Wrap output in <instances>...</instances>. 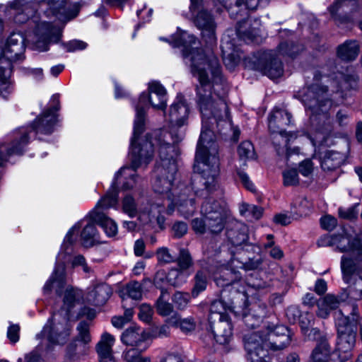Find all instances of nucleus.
<instances>
[{"instance_id":"24","label":"nucleus","mask_w":362,"mask_h":362,"mask_svg":"<svg viewBox=\"0 0 362 362\" xmlns=\"http://www.w3.org/2000/svg\"><path fill=\"white\" fill-rule=\"evenodd\" d=\"M11 63L0 59V96L6 98L13 91Z\"/></svg>"},{"instance_id":"47","label":"nucleus","mask_w":362,"mask_h":362,"mask_svg":"<svg viewBox=\"0 0 362 362\" xmlns=\"http://www.w3.org/2000/svg\"><path fill=\"white\" fill-rule=\"evenodd\" d=\"M76 329L78 331V340L83 342L85 345L88 344L91 341L88 322L85 321L79 322Z\"/></svg>"},{"instance_id":"4","label":"nucleus","mask_w":362,"mask_h":362,"mask_svg":"<svg viewBox=\"0 0 362 362\" xmlns=\"http://www.w3.org/2000/svg\"><path fill=\"white\" fill-rule=\"evenodd\" d=\"M52 101L53 106L38 116L30 127L18 128L5 141H0V167L4 166L11 156L23 153L31 133L48 135L54 132L57 121V112L59 108V95H54Z\"/></svg>"},{"instance_id":"22","label":"nucleus","mask_w":362,"mask_h":362,"mask_svg":"<svg viewBox=\"0 0 362 362\" xmlns=\"http://www.w3.org/2000/svg\"><path fill=\"white\" fill-rule=\"evenodd\" d=\"M247 301L245 305L241 308H238L234 310L229 308L231 312L235 313L239 312V309L243 310V321L245 326L249 329H254L258 327L262 322V319L266 314V305L260 302H255L250 305L248 311L245 309L247 306Z\"/></svg>"},{"instance_id":"19","label":"nucleus","mask_w":362,"mask_h":362,"mask_svg":"<svg viewBox=\"0 0 362 362\" xmlns=\"http://www.w3.org/2000/svg\"><path fill=\"white\" fill-rule=\"evenodd\" d=\"M291 115L284 109L274 108L269 117V129L273 134V139H281V144L287 146L290 141V135L284 128L290 124Z\"/></svg>"},{"instance_id":"64","label":"nucleus","mask_w":362,"mask_h":362,"mask_svg":"<svg viewBox=\"0 0 362 362\" xmlns=\"http://www.w3.org/2000/svg\"><path fill=\"white\" fill-rule=\"evenodd\" d=\"M286 315L290 322H295L300 317V310L296 306H290L286 310Z\"/></svg>"},{"instance_id":"42","label":"nucleus","mask_w":362,"mask_h":362,"mask_svg":"<svg viewBox=\"0 0 362 362\" xmlns=\"http://www.w3.org/2000/svg\"><path fill=\"white\" fill-rule=\"evenodd\" d=\"M344 281L346 284L354 283L353 285H350L349 289V296L351 298L355 300L362 298V278L361 276L354 275L349 283H347L344 279Z\"/></svg>"},{"instance_id":"61","label":"nucleus","mask_w":362,"mask_h":362,"mask_svg":"<svg viewBox=\"0 0 362 362\" xmlns=\"http://www.w3.org/2000/svg\"><path fill=\"white\" fill-rule=\"evenodd\" d=\"M87 47V43L81 40H71L66 45V48L68 52H75L78 50H83Z\"/></svg>"},{"instance_id":"7","label":"nucleus","mask_w":362,"mask_h":362,"mask_svg":"<svg viewBox=\"0 0 362 362\" xmlns=\"http://www.w3.org/2000/svg\"><path fill=\"white\" fill-rule=\"evenodd\" d=\"M155 145H158L159 161L157 162L154 170V181L153 188L155 192L163 194L168 201L170 200L175 193L172 189L173 182L177 170L176 160L172 153L175 147L168 142H162L160 139H154Z\"/></svg>"},{"instance_id":"52","label":"nucleus","mask_w":362,"mask_h":362,"mask_svg":"<svg viewBox=\"0 0 362 362\" xmlns=\"http://www.w3.org/2000/svg\"><path fill=\"white\" fill-rule=\"evenodd\" d=\"M298 49L293 43L286 42H281L278 47V54L281 55H288L291 57L296 56Z\"/></svg>"},{"instance_id":"51","label":"nucleus","mask_w":362,"mask_h":362,"mask_svg":"<svg viewBox=\"0 0 362 362\" xmlns=\"http://www.w3.org/2000/svg\"><path fill=\"white\" fill-rule=\"evenodd\" d=\"M359 204H355L349 208H339V217L348 219V220H352L357 218Z\"/></svg>"},{"instance_id":"40","label":"nucleus","mask_w":362,"mask_h":362,"mask_svg":"<svg viewBox=\"0 0 362 362\" xmlns=\"http://www.w3.org/2000/svg\"><path fill=\"white\" fill-rule=\"evenodd\" d=\"M238 153L241 160H243V165L249 160L255 158V151L252 144L249 141H243L238 146Z\"/></svg>"},{"instance_id":"44","label":"nucleus","mask_w":362,"mask_h":362,"mask_svg":"<svg viewBox=\"0 0 362 362\" xmlns=\"http://www.w3.org/2000/svg\"><path fill=\"white\" fill-rule=\"evenodd\" d=\"M184 272H185L179 268H173L168 272L166 275V279L171 285L175 286H179L182 284L187 278Z\"/></svg>"},{"instance_id":"10","label":"nucleus","mask_w":362,"mask_h":362,"mask_svg":"<svg viewBox=\"0 0 362 362\" xmlns=\"http://www.w3.org/2000/svg\"><path fill=\"white\" fill-rule=\"evenodd\" d=\"M356 310L355 306L352 307L351 318L344 315L342 310L334 313L335 325L337 329L335 354L338 356L339 362H345L351 357V352L355 345L358 322Z\"/></svg>"},{"instance_id":"33","label":"nucleus","mask_w":362,"mask_h":362,"mask_svg":"<svg viewBox=\"0 0 362 362\" xmlns=\"http://www.w3.org/2000/svg\"><path fill=\"white\" fill-rule=\"evenodd\" d=\"M221 50L223 55V60L226 67L233 70L238 64V60L235 58L234 54V47L229 40L226 37L221 40Z\"/></svg>"},{"instance_id":"57","label":"nucleus","mask_w":362,"mask_h":362,"mask_svg":"<svg viewBox=\"0 0 362 362\" xmlns=\"http://www.w3.org/2000/svg\"><path fill=\"white\" fill-rule=\"evenodd\" d=\"M313 171V163L310 159H305L299 164V172L306 177H310Z\"/></svg>"},{"instance_id":"37","label":"nucleus","mask_w":362,"mask_h":362,"mask_svg":"<svg viewBox=\"0 0 362 362\" xmlns=\"http://www.w3.org/2000/svg\"><path fill=\"white\" fill-rule=\"evenodd\" d=\"M123 299L131 298L134 300H139L142 297V286L138 281H131L127 284L120 291Z\"/></svg>"},{"instance_id":"11","label":"nucleus","mask_w":362,"mask_h":362,"mask_svg":"<svg viewBox=\"0 0 362 362\" xmlns=\"http://www.w3.org/2000/svg\"><path fill=\"white\" fill-rule=\"evenodd\" d=\"M166 90L158 82L153 81L149 83L148 93H142L139 102L136 105V117L134 125V139L141 141L145 139L140 138L144 130V122L146 110L150 104L153 108L165 110L166 107Z\"/></svg>"},{"instance_id":"27","label":"nucleus","mask_w":362,"mask_h":362,"mask_svg":"<svg viewBox=\"0 0 362 362\" xmlns=\"http://www.w3.org/2000/svg\"><path fill=\"white\" fill-rule=\"evenodd\" d=\"M300 327L301 332L308 340L317 341V343L322 339H327V336L322 334L317 328H310L313 325V317L312 315L305 313L300 317Z\"/></svg>"},{"instance_id":"9","label":"nucleus","mask_w":362,"mask_h":362,"mask_svg":"<svg viewBox=\"0 0 362 362\" xmlns=\"http://www.w3.org/2000/svg\"><path fill=\"white\" fill-rule=\"evenodd\" d=\"M122 209L130 218L137 217L144 226L153 228L157 223L160 229L164 228L165 218L163 214L165 206L163 202H148L144 198L136 200L131 194H127L122 199Z\"/></svg>"},{"instance_id":"56","label":"nucleus","mask_w":362,"mask_h":362,"mask_svg":"<svg viewBox=\"0 0 362 362\" xmlns=\"http://www.w3.org/2000/svg\"><path fill=\"white\" fill-rule=\"evenodd\" d=\"M124 359L127 362H151L148 357H142L136 349H130L124 354Z\"/></svg>"},{"instance_id":"53","label":"nucleus","mask_w":362,"mask_h":362,"mask_svg":"<svg viewBox=\"0 0 362 362\" xmlns=\"http://www.w3.org/2000/svg\"><path fill=\"white\" fill-rule=\"evenodd\" d=\"M192 228L196 234L203 235L208 233L207 223L204 216L202 218H196L192 221Z\"/></svg>"},{"instance_id":"48","label":"nucleus","mask_w":362,"mask_h":362,"mask_svg":"<svg viewBox=\"0 0 362 362\" xmlns=\"http://www.w3.org/2000/svg\"><path fill=\"white\" fill-rule=\"evenodd\" d=\"M295 207L300 216H307L311 211L312 203L305 197H299L295 202Z\"/></svg>"},{"instance_id":"6","label":"nucleus","mask_w":362,"mask_h":362,"mask_svg":"<svg viewBox=\"0 0 362 362\" xmlns=\"http://www.w3.org/2000/svg\"><path fill=\"white\" fill-rule=\"evenodd\" d=\"M81 296L80 291L71 286L66 287L61 309L52 315L42 331V334L50 344H64L68 340L71 329L69 315Z\"/></svg>"},{"instance_id":"54","label":"nucleus","mask_w":362,"mask_h":362,"mask_svg":"<svg viewBox=\"0 0 362 362\" xmlns=\"http://www.w3.org/2000/svg\"><path fill=\"white\" fill-rule=\"evenodd\" d=\"M190 300L189 294L187 293H182L177 291L173 297V303L177 306L178 308H184L187 306Z\"/></svg>"},{"instance_id":"59","label":"nucleus","mask_w":362,"mask_h":362,"mask_svg":"<svg viewBox=\"0 0 362 362\" xmlns=\"http://www.w3.org/2000/svg\"><path fill=\"white\" fill-rule=\"evenodd\" d=\"M236 172L240 182L244 185V187L248 190L254 192L255 189V185L250 180L248 175L243 170H241L240 169H238Z\"/></svg>"},{"instance_id":"63","label":"nucleus","mask_w":362,"mask_h":362,"mask_svg":"<svg viewBox=\"0 0 362 362\" xmlns=\"http://www.w3.org/2000/svg\"><path fill=\"white\" fill-rule=\"evenodd\" d=\"M71 264L73 267L78 266L82 267L83 270L86 273L90 272V269L88 267L84 257L82 255H78L75 256L72 259Z\"/></svg>"},{"instance_id":"20","label":"nucleus","mask_w":362,"mask_h":362,"mask_svg":"<svg viewBox=\"0 0 362 362\" xmlns=\"http://www.w3.org/2000/svg\"><path fill=\"white\" fill-rule=\"evenodd\" d=\"M254 69L262 72L269 78H277L283 75L284 69L277 54L273 51L264 52L257 60L254 61Z\"/></svg>"},{"instance_id":"13","label":"nucleus","mask_w":362,"mask_h":362,"mask_svg":"<svg viewBox=\"0 0 362 362\" xmlns=\"http://www.w3.org/2000/svg\"><path fill=\"white\" fill-rule=\"evenodd\" d=\"M81 223H78L73 226L66 234L64 243L62 245V250L65 252H60L57 257V264L54 272L50 279L46 282L43 287L45 293H49L52 287H56V292L60 294L62 289L65 284V264L68 260L67 253L69 252V247L72 243L71 236L75 231H78L81 227Z\"/></svg>"},{"instance_id":"38","label":"nucleus","mask_w":362,"mask_h":362,"mask_svg":"<svg viewBox=\"0 0 362 362\" xmlns=\"http://www.w3.org/2000/svg\"><path fill=\"white\" fill-rule=\"evenodd\" d=\"M81 236L83 240V244L86 247L92 246L99 241L98 230L95 226L92 223H88L83 228Z\"/></svg>"},{"instance_id":"15","label":"nucleus","mask_w":362,"mask_h":362,"mask_svg":"<svg viewBox=\"0 0 362 362\" xmlns=\"http://www.w3.org/2000/svg\"><path fill=\"white\" fill-rule=\"evenodd\" d=\"M190 12L194 18L196 26L202 30V37L210 46L216 42V24L214 17L204 9L202 0H190Z\"/></svg>"},{"instance_id":"36","label":"nucleus","mask_w":362,"mask_h":362,"mask_svg":"<svg viewBox=\"0 0 362 362\" xmlns=\"http://www.w3.org/2000/svg\"><path fill=\"white\" fill-rule=\"evenodd\" d=\"M250 25V21L246 19L243 21H238L236 28L237 35L247 43L254 42L257 34V31L255 29H247V27Z\"/></svg>"},{"instance_id":"30","label":"nucleus","mask_w":362,"mask_h":362,"mask_svg":"<svg viewBox=\"0 0 362 362\" xmlns=\"http://www.w3.org/2000/svg\"><path fill=\"white\" fill-rule=\"evenodd\" d=\"M344 154L335 151H327L321 157V167L325 171H332L341 166L345 161Z\"/></svg>"},{"instance_id":"60","label":"nucleus","mask_w":362,"mask_h":362,"mask_svg":"<svg viewBox=\"0 0 362 362\" xmlns=\"http://www.w3.org/2000/svg\"><path fill=\"white\" fill-rule=\"evenodd\" d=\"M322 228L327 230H332L337 225V219L329 215L325 216L320 218Z\"/></svg>"},{"instance_id":"1","label":"nucleus","mask_w":362,"mask_h":362,"mask_svg":"<svg viewBox=\"0 0 362 362\" xmlns=\"http://www.w3.org/2000/svg\"><path fill=\"white\" fill-rule=\"evenodd\" d=\"M191 72L197 77V103L202 117V128L197 144L194 171L199 173L194 187L179 185L175 195L169 200L168 214L176 206L184 218L192 216L196 211L194 196L206 197L216 189L219 173L218 146L214 141V124L232 128L228 107L223 96L216 93L215 86L221 84L220 65H190Z\"/></svg>"},{"instance_id":"39","label":"nucleus","mask_w":362,"mask_h":362,"mask_svg":"<svg viewBox=\"0 0 362 362\" xmlns=\"http://www.w3.org/2000/svg\"><path fill=\"white\" fill-rule=\"evenodd\" d=\"M170 323L186 333L193 331L196 327V323L192 317L180 318L177 315L170 318Z\"/></svg>"},{"instance_id":"5","label":"nucleus","mask_w":362,"mask_h":362,"mask_svg":"<svg viewBox=\"0 0 362 362\" xmlns=\"http://www.w3.org/2000/svg\"><path fill=\"white\" fill-rule=\"evenodd\" d=\"M291 340L290 331L284 325L274 328L268 327L264 336L257 332L244 336L245 349L250 362H268L267 349L281 350L289 345Z\"/></svg>"},{"instance_id":"23","label":"nucleus","mask_w":362,"mask_h":362,"mask_svg":"<svg viewBox=\"0 0 362 362\" xmlns=\"http://www.w3.org/2000/svg\"><path fill=\"white\" fill-rule=\"evenodd\" d=\"M149 334L138 326L126 329L121 336V341L127 346H136L139 351H145L148 346Z\"/></svg>"},{"instance_id":"58","label":"nucleus","mask_w":362,"mask_h":362,"mask_svg":"<svg viewBox=\"0 0 362 362\" xmlns=\"http://www.w3.org/2000/svg\"><path fill=\"white\" fill-rule=\"evenodd\" d=\"M172 230L174 237L180 238L187 233L188 227L186 223L177 221L173 224Z\"/></svg>"},{"instance_id":"45","label":"nucleus","mask_w":362,"mask_h":362,"mask_svg":"<svg viewBox=\"0 0 362 362\" xmlns=\"http://www.w3.org/2000/svg\"><path fill=\"white\" fill-rule=\"evenodd\" d=\"M240 213L247 218L258 220L262 215L263 209L255 205L244 204Z\"/></svg>"},{"instance_id":"43","label":"nucleus","mask_w":362,"mask_h":362,"mask_svg":"<svg viewBox=\"0 0 362 362\" xmlns=\"http://www.w3.org/2000/svg\"><path fill=\"white\" fill-rule=\"evenodd\" d=\"M206 276L203 272L199 271L194 276V286L192 291L193 297H197L199 293L204 291L206 288Z\"/></svg>"},{"instance_id":"12","label":"nucleus","mask_w":362,"mask_h":362,"mask_svg":"<svg viewBox=\"0 0 362 362\" xmlns=\"http://www.w3.org/2000/svg\"><path fill=\"white\" fill-rule=\"evenodd\" d=\"M222 300H214L210 305V314L209 322L210 329L216 341L219 344H227L232 337V325L226 314V308L224 300H228V309L231 296L228 295V290L223 289L221 292Z\"/></svg>"},{"instance_id":"35","label":"nucleus","mask_w":362,"mask_h":362,"mask_svg":"<svg viewBox=\"0 0 362 362\" xmlns=\"http://www.w3.org/2000/svg\"><path fill=\"white\" fill-rule=\"evenodd\" d=\"M331 352V347L327 339H322L317 342L316 347L313 351L312 357L313 362H327Z\"/></svg>"},{"instance_id":"41","label":"nucleus","mask_w":362,"mask_h":362,"mask_svg":"<svg viewBox=\"0 0 362 362\" xmlns=\"http://www.w3.org/2000/svg\"><path fill=\"white\" fill-rule=\"evenodd\" d=\"M178 268L183 272L187 271L193 265L192 257L187 249L180 248L178 257H175Z\"/></svg>"},{"instance_id":"17","label":"nucleus","mask_w":362,"mask_h":362,"mask_svg":"<svg viewBox=\"0 0 362 362\" xmlns=\"http://www.w3.org/2000/svg\"><path fill=\"white\" fill-rule=\"evenodd\" d=\"M189 113V107L183 97L177 96L170 105L168 113L165 115V119L171 124L168 134L171 136L173 143H178L183 139L184 134L182 132H175V129L187 124Z\"/></svg>"},{"instance_id":"55","label":"nucleus","mask_w":362,"mask_h":362,"mask_svg":"<svg viewBox=\"0 0 362 362\" xmlns=\"http://www.w3.org/2000/svg\"><path fill=\"white\" fill-rule=\"evenodd\" d=\"M153 313V308L149 304L143 303L139 306V317L146 323L150 322Z\"/></svg>"},{"instance_id":"25","label":"nucleus","mask_w":362,"mask_h":362,"mask_svg":"<svg viewBox=\"0 0 362 362\" xmlns=\"http://www.w3.org/2000/svg\"><path fill=\"white\" fill-rule=\"evenodd\" d=\"M362 252V243H361L359 250ZM341 268L343 274V279L347 283L350 281L354 275L362 278V259H354L346 256H342Z\"/></svg>"},{"instance_id":"2","label":"nucleus","mask_w":362,"mask_h":362,"mask_svg":"<svg viewBox=\"0 0 362 362\" xmlns=\"http://www.w3.org/2000/svg\"><path fill=\"white\" fill-rule=\"evenodd\" d=\"M40 8L49 21L37 25L35 47L38 51L45 52L50 44L60 40L64 25L77 16L80 6L68 0H14L6 12L15 23L21 24L34 17Z\"/></svg>"},{"instance_id":"26","label":"nucleus","mask_w":362,"mask_h":362,"mask_svg":"<svg viewBox=\"0 0 362 362\" xmlns=\"http://www.w3.org/2000/svg\"><path fill=\"white\" fill-rule=\"evenodd\" d=\"M115 341V337L110 334L104 333L102 335L96 348L100 362H115L112 350Z\"/></svg>"},{"instance_id":"21","label":"nucleus","mask_w":362,"mask_h":362,"mask_svg":"<svg viewBox=\"0 0 362 362\" xmlns=\"http://www.w3.org/2000/svg\"><path fill=\"white\" fill-rule=\"evenodd\" d=\"M25 38L20 33H12L3 45L0 42V59L11 63L21 59L25 50Z\"/></svg>"},{"instance_id":"49","label":"nucleus","mask_w":362,"mask_h":362,"mask_svg":"<svg viewBox=\"0 0 362 362\" xmlns=\"http://www.w3.org/2000/svg\"><path fill=\"white\" fill-rule=\"evenodd\" d=\"M156 257L160 264H170L175 262V257L173 255L168 247H160L156 251Z\"/></svg>"},{"instance_id":"34","label":"nucleus","mask_w":362,"mask_h":362,"mask_svg":"<svg viewBox=\"0 0 362 362\" xmlns=\"http://www.w3.org/2000/svg\"><path fill=\"white\" fill-rule=\"evenodd\" d=\"M359 52V47L356 41L346 42L338 48L337 54L344 61L355 59Z\"/></svg>"},{"instance_id":"46","label":"nucleus","mask_w":362,"mask_h":362,"mask_svg":"<svg viewBox=\"0 0 362 362\" xmlns=\"http://www.w3.org/2000/svg\"><path fill=\"white\" fill-rule=\"evenodd\" d=\"M165 293V292L162 290L161 295L156 302V309L159 315L168 316L173 312V307L170 303L163 300Z\"/></svg>"},{"instance_id":"8","label":"nucleus","mask_w":362,"mask_h":362,"mask_svg":"<svg viewBox=\"0 0 362 362\" xmlns=\"http://www.w3.org/2000/svg\"><path fill=\"white\" fill-rule=\"evenodd\" d=\"M261 262L259 260H250L249 262H240L235 257L232 258L228 265L221 266L215 274V281L218 286L226 289V288L231 286V289L228 291L231 296L229 299L230 308L234 310L238 308H241L245 305L247 299L246 292L240 291L235 286L241 279V275L238 271L234 268H240L245 270H252L259 267Z\"/></svg>"},{"instance_id":"29","label":"nucleus","mask_w":362,"mask_h":362,"mask_svg":"<svg viewBox=\"0 0 362 362\" xmlns=\"http://www.w3.org/2000/svg\"><path fill=\"white\" fill-rule=\"evenodd\" d=\"M227 237L233 245H241L248 239V228L243 223L235 221L227 230Z\"/></svg>"},{"instance_id":"3","label":"nucleus","mask_w":362,"mask_h":362,"mask_svg":"<svg viewBox=\"0 0 362 362\" xmlns=\"http://www.w3.org/2000/svg\"><path fill=\"white\" fill-rule=\"evenodd\" d=\"M154 155V143L150 134L141 141L132 139L131 141V166L122 167L115 176L113 182L105 195L97 203L95 210L106 209L117 204V185L119 177H124L122 188L131 189L136 185V170L143 164L149 163Z\"/></svg>"},{"instance_id":"62","label":"nucleus","mask_w":362,"mask_h":362,"mask_svg":"<svg viewBox=\"0 0 362 362\" xmlns=\"http://www.w3.org/2000/svg\"><path fill=\"white\" fill-rule=\"evenodd\" d=\"M20 327L18 325H11L7 331V337L12 343H16L19 340Z\"/></svg>"},{"instance_id":"32","label":"nucleus","mask_w":362,"mask_h":362,"mask_svg":"<svg viewBox=\"0 0 362 362\" xmlns=\"http://www.w3.org/2000/svg\"><path fill=\"white\" fill-rule=\"evenodd\" d=\"M93 214V220L101 226L108 236L112 237L117 234V226L112 219L100 212L94 211Z\"/></svg>"},{"instance_id":"50","label":"nucleus","mask_w":362,"mask_h":362,"mask_svg":"<svg viewBox=\"0 0 362 362\" xmlns=\"http://www.w3.org/2000/svg\"><path fill=\"white\" fill-rule=\"evenodd\" d=\"M283 178L285 186H293L299 182L298 172L293 169L285 170L283 173Z\"/></svg>"},{"instance_id":"28","label":"nucleus","mask_w":362,"mask_h":362,"mask_svg":"<svg viewBox=\"0 0 362 362\" xmlns=\"http://www.w3.org/2000/svg\"><path fill=\"white\" fill-rule=\"evenodd\" d=\"M111 293L112 289L107 284H98L88 293L86 300L94 305H102L105 303Z\"/></svg>"},{"instance_id":"31","label":"nucleus","mask_w":362,"mask_h":362,"mask_svg":"<svg viewBox=\"0 0 362 362\" xmlns=\"http://www.w3.org/2000/svg\"><path fill=\"white\" fill-rule=\"evenodd\" d=\"M339 305V300L337 297L327 294L318 300L317 315L321 318H327L330 312L337 308Z\"/></svg>"},{"instance_id":"18","label":"nucleus","mask_w":362,"mask_h":362,"mask_svg":"<svg viewBox=\"0 0 362 362\" xmlns=\"http://www.w3.org/2000/svg\"><path fill=\"white\" fill-rule=\"evenodd\" d=\"M361 235L352 230V233L344 228L343 234L335 235L332 237H325L318 240L319 246L336 245L340 252H349L359 250L361 242Z\"/></svg>"},{"instance_id":"16","label":"nucleus","mask_w":362,"mask_h":362,"mask_svg":"<svg viewBox=\"0 0 362 362\" xmlns=\"http://www.w3.org/2000/svg\"><path fill=\"white\" fill-rule=\"evenodd\" d=\"M327 86L312 85L302 95V100L308 110L310 111L311 119L318 116V119H327L326 111L330 106V102L325 98Z\"/></svg>"},{"instance_id":"14","label":"nucleus","mask_w":362,"mask_h":362,"mask_svg":"<svg viewBox=\"0 0 362 362\" xmlns=\"http://www.w3.org/2000/svg\"><path fill=\"white\" fill-rule=\"evenodd\" d=\"M201 213L206 218L208 233L218 234L223 230L228 216L223 202L208 199L202 204Z\"/></svg>"}]
</instances>
